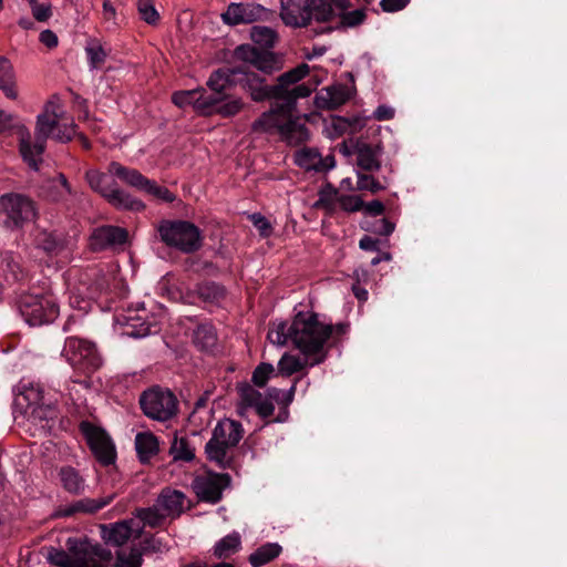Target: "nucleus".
I'll return each instance as SVG.
<instances>
[{
	"mask_svg": "<svg viewBox=\"0 0 567 567\" xmlns=\"http://www.w3.org/2000/svg\"><path fill=\"white\" fill-rule=\"evenodd\" d=\"M280 18L286 25L306 27L310 22L309 0H281Z\"/></svg>",
	"mask_w": 567,
	"mask_h": 567,
	"instance_id": "17",
	"label": "nucleus"
},
{
	"mask_svg": "<svg viewBox=\"0 0 567 567\" xmlns=\"http://www.w3.org/2000/svg\"><path fill=\"white\" fill-rule=\"evenodd\" d=\"M347 8V0H309L310 20L315 18L319 22L332 21Z\"/></svg>",
	"mask_w": 567,
	"mask_h": 567,
	"instance_id": "18",
	"label": "nucleus"
},
{
	"mask_svg": "<svg viewBox=\"0 0 567 567\" xmlns=\"http://www.w3.org/2000/svg\"><path fill=\"white\" fill-rule=\"evenodd\" d=\"M136 516L150 527H158L168 518L156 502L152 507L137 509Z\"/></svg>",
	"mask_w": 567,
	"mask_h": 567,
	"instance_id": "43",
	"label": "nucleus"
},
{
	"mask_svg": "<svg viewBox=\"0 0 567 567\" xmlns=\"http://www.w3.org/2000/svg\"><path fill=\"white\" fill-rule=\"evenodd\" d=\"M339 206L346 212H358L363 208V202L355 195H340Z\"/></svg>",
	"mask_w": 567,
	"mask_h": 567,
	"instance_id": "56",
	"label": "nucleus"
},
{
	"mask_svg": "<svg viewBox=\"0 0 567 567\" xmlns=\"http://www.w3.org/2000/svg\"><path fill=\"white\" fill-rule=\"evenodd\" d=\"M194 343L204 351H209L217 343V334L215 328L209 323L199 324L193 333Z\"/></svg>",
	"mask_w": 567,
	"mask_h": 567,
	"instance_id": "35",
	"label": "nucleus"
},
{
	"mask_svg": "<svg viewBox=\"0 0 567 567\" xmlns=\"http://www.w3.org/2000/svg\"><path fill=\"white\" fill-rule=\"evenodd\" d=\"M309 65L302 63L297 68L281 74L278 78V83L274 85L275 99L288 92V90L291 89V85L298 83L300 80L306 78L309 74Z\"/></svg>",
	"mask_w": 567,
	"mask_h": 567,
	"instance_id": "29",
	"label": "nucleus"
},
{
	"mask_svg": "<svg viewBox=\"0 0 567 567\" xmlns=\"http://www.w3.org/2000/svg\"><path fill=\"white\" fill-rule=\"evenodd\" d=\"M85 178L90 187L101 194L106 200L118 209H127L133 212H141L145 205L140 199L131 196L117 187L111 186L107 183V176L99 171H87Z\"/></svg>",
	"mask_w": 567,
	"mask_h": 567,
	"instance_id": "9",
	"label": "nucleus"
},
{
	"mask_svg": "<svg viewBox=\"0 0 567 567\" xmlns=\"http://www.w3.org/2000/svg\"><path fill=\"white\" fill-rule=\"evenodd\" d=\"M143 563L142 554L137 549L128 553L121 551L117 554L116 567H141Z\"/></svg>",
	"mask_w": 567,
	"mask_h": 567,
	"instance_id": "51",
	"label": "nucleus"
},
{
	"mask_svg": "<svg viewBox=\"0 0 567 567\" xmlns=\"http://www.w3.org/2000/svg\"><path fill=\"white\" fill-rule=\"evenodd\" d=\"M85 53L87 56L91 70L100 69L107 58V51L99 39H89L85 45Z\"/></svg>",
	"mask_w": 567,
	"mask_h": 567,
	"instance_id": "36",
	"label": "nucleus"
},
{
	"mask_svg": "<svg viewBox=\"0 0 567 567\" xmlns=\"http://www.w3.org/2000/svg\"><path fill=\"white\" fill-rule=\"evenodd\" d=\"M312 87L306 83L298 84L296 86H292L288 92L281 94L280 96L276 97V100H281L284 103L282 105L288 109V111L292 114V110L295 106V103L298 99L307 97L311 94Z\"/></svg>",
	"mask_w": 567,
	"mask_h": 567,
	"instance_id": "41",
	"label": "nucleus"
},
{
	"mask_svg": "<svg viewBox=\"0 0 567 567\" xmlns=\"http://www.w3.org/2000/svg\"><path fill=\"white\" fill-rule=\"evenodd\" d=\"M169 455L174 461L190 462L195 457V450L186 437L175 436L169 447Z\"/></svg>",
	"mask_w": 567,
	"mask_h": 567,
	"instance_id": "40",
	"label": "nucleus"
},
{
	"mask_svg": "<svg viewBox=\"0 0 567 567\" xmlns=\"http://www.w3.org/2000/svg\"><path fill=\"white\" fill-rule=\"evenodd\" d=\"M357 187L360 190H370L372 193H377L379 190L384 189V186L380 184L373 176L359 174Z\"/></svg>",
	"mask_w": 567,
	"mask_h": 567,
	"instance_id": "54",
	"label": "nucleus"
},
{
	"mask_svg": "<svg viewBox=\"0 0 567 567\" xmlns=\"http://www.w3.org/2000/svg\"><path fill=\"white\" fill-rule=\"evenodd\" d=\"M34 216V203L29 197L13 193L0 197V220L8 229L21 228Z\"/></svg>",
	"mask_w": 567,
	"mask_h": 567,
	"instance_id": "7",
	"label": "nucleus"
},
{
	"mask_svg": "<svg viewBox=\"0 0 567 567\" xmlns=\"http://www.w3.org/2000/svg\"><path fill=\"white\" fill-rule=\"evenodd\" d=\"M80 429L96 460L103 465L112 464L115 461L116 452L107 433L89 422H82Z\"/></svg>",
	"mask_w": 567,
	"mask_h": 567,
	"instance_id": "10",
	"label": "nucleus"
},
{
	"mask_svg": "<svg viewBox=\"0 0 567 567\" xmlns=\"http://www.w3.org/2000/svg\"><path fill=\"white\" fill-rule=\"evenodd\" d=\"M238 392H239L241 402L246 406H251V408H254L257 404V402L260 400V398L262 396V394L259 391H257L256 389H254L250 384L239 385Z\"/></svg>",
	"mask_w": 567,
	"mask_h": 567,
	"instance_id": "53",
	"label": "nucleus"
},
{
	"mask_svg": "<svg viewBox=\"0 0 567 567\" xmlns=\"http://www.w3.org/2000/svg\"><path fill=\"white\" fill-rule=\"evenodd\" d=\"M351 97V91L347 85L336 84L321 89L317 95L319 107L334 110L344 104Z\"/></svg>",
	"mask_w": 567,
	"mask_h": 567,
	"instance_id": "21",
	"label": "nucleus"
},
{
	"mask_svg": "<svg viewBox=\"0 0 567 567\" xmlns=\"http://www.w3.org/2000/svg\"><path fill=\"white\" fill-rule=\"evenodd\" d=\"M0 89L6 96L16 100L18 92L14 87V73L11 63L4 56H0Z\"/></svg>",
	"mask_w": 567,
	"mask_h": 567,
	"instance_id": "34",
	"label": "nucleus"
},
{
	"mask_svg": "<svg viewBox=\"0 0 567 567\" xmlns=\"http://www.w3.org/2000/svg\"><path fill=\"white\" fill-rule=\"evenodd\" d=\"M116 18V9L109 0H105L102 6V19L107 29H115L117 27Z\"/></svg>",
	"mask_w": 567,
	"mask_h": 567,
	"instance_id": "57",
	"label": "nucleus"
},
{
	"mask_svg": "<svg viewBox=\"0 0 567 567\" xmlns=\"http://www.w3.org/2000/svg\"><path fill=\"white\" fill-rule=\"evenodd\" d=\"M157 506L162 508L167 517L181 516L186 506V496L183 492L172 488H164L156 499Z\"/></svg>",
	"mask_w": 567,
	"mask_h": 567,
	"instance_id": "20",
	"label": "nucleus"
},
{
	"mask_svg": "<svg viewBox=\"0 0 567 567\" xmlns=\"http://www.w3.org/2000/svg\"><path fill=\"white\" fill-rule=\"evenodd\" d=\"M172 101L181 109L192 105L198 114L205 116L207 113V92L204 89L175 92Z\"/></svg>",
	"mask_w": 567,
	"mask_h": 567,
	"instance_id": "22",
	"label": "nucleus"
},
{
	"mask_svg": "<svg viewBox=\"0 0 567 567\" xmlns=\"http://www.w3.org/2000/svg\"><path fill=\"white\" fill-rule=\"evenodd\" d=\"M282 551V548L277 543H267L258 547L249 555V563L252 567H262L264 565L276 559Z\"/></svg>",
	"mask_w": 567,
	"mask_h": 567,
	"instance_id": "32",
	"label": "nucleus"
},
{
	"mask_svg": "<svg viewBox=\"0 0 567 567\" xmlns=\"http://www.w3.org/2000/svg\"><path fill=\"white\" fill-rule=\"evenodd\" d=\"M259 134H279L289 144H299L308 138V131L282 104L262 113L251 125Z\"/></svg>",
	"mask_w": 567,
	"mask_h": 567,
	"instance_id": "3",
	"label": "nucleus"
},
{
	"mask_svg": "<svg viewBox=\"0 0 567 567\" xmlns=\"http://www.w3.org/2000/svg\"><path fill=\"white\" fill-rule=\"evenodd\" d=\"M267 339L276 346H285L291 340L290 324L285 321H274L269 326Z\"/></svg>",
	"mask_w": 567,
	"mask_h": 567,
	"instance_id": "42",
	"label": "nucleus"
},
{
	"mask_svg": "<svg viewBox=\"0 0 567 567\" xmlns=\"http://www.w3.org/2000/svg\"><path fill=\"white\" fill-rule=\"evenodd\" d=\"M31 11L34 19L39 22H45L52 16L51 6L49 3H38L35 1L34 4L31 6Z\"/></svg>",
	"mask_w": 567,
	"mask_h": 567,
	"instance_id": "58",
	"label": "nucleus"
},
{
	"mask_svg": "<svg viewBox=\"0 0 567 567\" xmlns=\"http://www.w3.org/2000/svg\"><path fill=\"white\" fill-rule=\"evenodd\" d=\"M128 239L125 228L117 226H102L93 230L90 237V245L94 250H104L124 245Z\"/></svg>",
	"mask_w": 567,
	"mask_h": 567,
	"instance_id": "15",
	"label": "nucleus"
},
{
	"mask_svg": "<svg viewBox=\"0 0 567 567\" xmlns=\"http://www.w3.org/2000/svg\"><path fill=\"white\" fill-rule=\"evenodd\" d=\"M257 413L262 417L272 415L275 406L271 401L267 398L261 396L257 404L254 406Z\"/></svg>",
	"mask_w": 567,
	"mask_h": 567,
	"instance_id": "61",
	"label": "nucleus"
},
{
	"mask_svg": "<svg viewBox=\"0 0 567 567\" xmlns=\"http://www.w3.org/2000/svg\"><path fill=\"white\" fill-rule=\"evenodd\" d=\"M250 220L262 237H268L271 235L272 227L261 214H252L250 216Z\"/></svg>",
	"mask_w": 567,
	"mask_h": 567,
	"instance_id": "59",
	"label": "nucleus"
},
{
	"mask_svg": "<svg viewBox=\"0 0 567 567\" xmlns=\"http://www.w3.org/2000/svg\"><path fill=\"white\" fill-rule=\"evenodd\" d=\"M137 10L141 18L148 24H155L159 20V14L155 9L153 0H138Z\"/></svg>",
	"mask_w": 567,
	"mask_h": 567,
	"instance_id": "50",
	"label": "nucleus"
},
{
	"mask_svg": "<svg viewBox=\"0 0 567 567\" xmlns=\"http://www.w3.org/2000/svg\"><path fill=\"white\" fill-rule=\"evenodd\" d=\"M241 547L240 535L236 532L225 536L214 547V555L217 558H228L236 554Z\"/></svg>",
	"mask_w": 567,
	"mask_h": 567,
	"instance_id": "38",
	"label": "nucleus"
},
{
	"mask_svg": "<svg viewBox=\"0 0 567 567\" xmlns=\"http://www.w3.org/2000/svg\"><path fill=\"white\" fill-rule=\"evenodd\" d=\"M410 0H382L381 7L386 12H395L406 7Z\"/></svg>",
	"mask_w": 567,
	"mask_h": 567,
	"instance_id": "62",
	"label": "nucleus"
},
{
	"mask_svg": "<svg viewBox=\"0 0 567 567\" xmlns=\"http://www.w3.org/2000/svg\"><path fill=\"white\" fill-rule=\"evenodd\" d=\"M207 113L205 116L220 115L223 117L235 116L245 107L241 97L228 94H207Z\"/></svg>",
	"mask_w": 567,
	"mask_h": 567,
	"instance_id": "16",
	"label": "nucleus"
},
{
	"mask_svg": "<svg viewBox=\"0 0 567 567\" xmlns=\"http://www.w3.org/2000/svg\"><path fill=\"white\" fill-rule=\"evenodd\" d=\"M72 194V188L63 174L47 182L42 187V196L53 203H61Z\"/></svg>",
	"mask_w": 567,
	"mask_h": 567,
	"instance_id": "27",
	"label": "nucleus"
},
{
	"mask_svg": "<svg viewBox=\"0 0 567 567\" xmlns=\"http://www.w3.org/2000/svg\"><path fill=\"white\" fill-rule=\"evenodd\" d=\"M113 499V496H106V497H101V498H96V499H90V498H86V499H82V501H79L73 509L74 511H81V512H86V513H95L97 511H100L101 508H103L104 506L109 505ZM72 511L68 512L66 514H71Z\"/></svg>",
	"mask_w": 567,
	"mask_h": 567,
	"instance_id": "48",
	"label": "nucleus"
},
{
	"mask_svg": "<svg viewBox=\"0 0 567 567\" xmlns=\"http://www.w3.org/2000/svg\"><path fill=\"white\" fill-rule=\"evenodd\" d=\"M357 163L364 171H378L380 168L377 151L368 144L358 146Z\"/></svg>",
	"mask_w": 567,
	"mask_h": 567,
	"instance_id": "39",
	"label": "nucleus"
},
{
	"mask_svg": "<svg viewBox=\"0 0 567 567\" xmlns=\"http://www.w3.org/2000/svg\"><path fill=\"white\" fill-rule=\"evenodd\" d=\"M340 194L332 187H327L319 193V198L315 203L317 209H324L332 213L339 205Z\"/></svg>",
	"mask_w": 567,
	"mask_h": 567,
	"instance_id": "46",
	"label": "nucleus"
},
{
	"mask_svg": "<svg viewBox=\"0 0 567 567\" xmlns=\"http://www.w3.org/2000/svg\"><path fill=\"white\" fill-rule=\"evenodd\" d=\"M40 42L48 48H55L58 45V37L51 30H44L40 33Z\"/></svg>",
	"mask_w": 567,
	"mask_h": 567,
	"instance_id": "63",
	"label": "nucleus"
},
{
	"mask_svg": "<svg viewBox=\"0 0 567 567\" xmlns=\"http://www.w3.org/2000/svg\"><path fill=\"white\" fill-rule=\"evenodd\" d=\"M231 446L223 444L221 441L212 437L205 446V452L209 461L215 462L218 466L226 468L230 465L231 458L228 451Z\"/></svg>",
	"mask_w": 567,
	"mask_h": 567,
	"instance_id": "33",
	"label": "nucleus"
},
{
	"mask_svg": "<svg viewBox=\"0 0 567 567\" xmlns=\"http://www.w3.org/2000/svg\"><path fill=\"white\" fill-rule=\"evenodd\" d=\"M230 483L228 474L207 472L193 481V488L197 497L209 503H217L221 498L223 489Z\"/></svg>",
	"mask_w": 567,
	"mask_h": 567,
	"instance_id": "12",
	"label": "nucleus"
},
{
	"mask_svg": "<svg viewBox=\"0 0 567 567\" xmlns=\"http://www.w3.org/2000/svg\"><path fill=\"white\" fill-rule=\"evenodd\" d=\"M141 190L165 203H172L176 199V196L168 188L159 186L154 181L148 178L146 179V183L143 185Z\"/></svg>",
	"mask_w": 567,
	"mask_h": 567,
	"instance_id": "47",
	"label": "nucleus"
},
{
	"mask_svg": "<svg viewBox=\"0 0 567 567\" xmlns=\"http://www.w3.org/2000/svg\"><path fill=\"white\" fill-rule=\"evenodd\" d=\"M63 355L79 371L90 374L102 363L95 343L79 337H69L64 342Z\"/></svg>",
	"mask_w": 567,
	"mask_h": 567,
	"instance_id": "6",
	"label": "nucleus"
},
{
	"mask_svg": "<svg viewBox=\"0 0 567 567\" xmlns=\"http://www.w3.org/2000/svg\"><path fill=\"white\" fill-rule=\"evenodd\" d=\"M236 60L245 62L265 73H272L278 69L272 52L259 50L250 44H241L235 49Z\"/></svg>",
	"mask_w": 567,
	"mask_h": 567,
	"instance_id": "13",
	"label": "nucleus"
},
{
	"mask_svg": "<svg viewBox=\"0 0 567 567\" xmlns=\"http://www.w3.org/2000/svg\"><path fill=\"white\" fill-rule=\"evenodd\" d=\"M341 19V24L346 27H355L363 22L365 18V12L362 9H357L353 11H343L342 14L339 16Z\"/></svg>",
	"mask_w": 567,
	"mask_h": 567,
	"instance_id": "55",
	"label": "nucleus"
},
{
	"mask_svg": "<svg viewBox=\"0 0 567 567\" xmlns=\"http://www.w3.org/2000/svg\"><path fill=\"white\" fill-rule=\"evenodd\" d=\"M158 233L166 245L183 252H193L202 245L199 229L189 221L164 220L158 226Z\"/></svg>",
	"mask_w": 567,
	"mask_h": 567,
	"instance_id": "5",
	"label": "nucleus"
},
{
	"mask_svg": "<svg viewBox=\"0 0 567 567\" xmlns=\"http://www.w3.org/2000/svg\"><path fill=\"white\" fill-rule=\"evenodd\" d=\"M121 324L123 327L122 334L132 338H143L158 331L156 323L147 321L144 315H128L124 317Z\"/></svg>",
	"mask_w": 567,
	"mask_h": 567,
	"instance_id": "24",
	"label": "nucleus"
},
{
	"mask_svg": "<svg viewBox=\"0 0 567 567\" xmlns=\"http://www.w3.org/2000/svg\"><path fill=\"white\" fill-rule=\"evenodd\" d=\"M295 162L306 171H328L334 166V156L328 155L322 157L321 154L313 148H302L296 153Z\"/></svg>",
	"mask_w": 567,
	"mask_h": 567,
	"instance_id": "19",
	"label": "nucleus"
},
{
	"mask_svg": "<svg viewBox=\"0 0 567 567\" xmlns=\"http://www.w3.org/2000/svg\"><path fill=\"white\" fill-rule=\"evenodd\" d=\"M19 405H25V413L35 420H50L55 416V409L50 403H44L43 388L39 383L24 385L17 398Z\"/></svg>",
	"mask_w": 567,
	"mask_h": 567,
	"instance_id": "11",
	"label": "nucleus"
},
{
	"mask_svg": "<svg viewBox=\"0 0 567 567\" xmlns=\"http://www.w3.org/2000/svg\"><path fill=\"white\" fill-rule=\"evenodd\" d=\"M250 38L259 45L272 48L277 41V33L269 27L255 25L251 28Z\"/></svg>",
	"mask_w": 567,
	"mask_h": 567,
	"instance_id": "45",
	"label": "nucleus"
},
{
	"mask_svg": "<svg viewBox=\"0 0 567 567\" xmlns=\"http://www.w3.org/2000/svg\"><path fill=\"white\" fill-rule=\"evenodd\" d=\"M21 126L23 125L18 123L12 114L6 113L4 111L0 110V134L11 128H17L18 134L20 135Z\"/></svg>",
	"mask_w": 567,
	"mask_h": 567,
	"instance_id": "60",
	"label": "nucleus"
},
{
	"mask_svg": "<svg viewBox=\"0 0 567 567\" xmlns=\"http://www.w3.org/2000/svg\"><path fill=\"white\" fill-rule=\"evenodd\" d=\"M135 522L133 519L115 523L102 527V536L115 546L125 544L133 534Z\"/></svg>",
	"mask_w": 567,
	"mask_h": 567,
	"instance_id": "26",
	"label": "nucleus"
},
{
	"mask_svg": "<svg viewBox=\"0 0 567 567\" xmlns=\"http://www.w3.org/2000/svg\"><path fill=\"white\" fill-rule=\"evenodd\" d=\"M274 374H275V368L272 364L260 363L254 370L251 380L255 385L262 388L266 385L267 381Z\"/></svg>",
	"mask_w": 567,
	"mask_h": 567,
	"instance_id": "52",
	"label": "nucleus"
},
{
	"mask_svg": "<svg viewBox=\"0 0 567 567\" xmlns=\"http://www.w3.org/2000/svg\"><path fill=\"white\" fill-rule=\"evenodd\" d=\"M348 328L347 323H326L317 313L301 311L290 323L291 341L302 355L312 357V364H320L327 358L328 342L344 334Z\"/></svg>",
	"mask_w": 567,
	"mask_h": 567,
	"instance_id": "2",
	"label": "nucleus"
},
{
	"mask_svg": "<svg viewBox=\"0 0 567 567\" xmlns=\"http://www.w3.org/2000/svg\"><path fill=\"white\" fill-rule=\"evenodd\" d=\"M237 73L245 74L243 87L249 93L252 101L261 102L265 100L275 99L274 85H267L265 83V79L255 73H247L239 69Z\"/></svg>",
	"mask_w": 567,
	"mask_h": 567,
	"instance_id": "23",
	"label": "nucleus"
},
{
	"mask_svg": "<svg viewBox=\"0 0 567 567\" xmlns=\"http://www.w3.org/2000/svg\"><path fill=\"white\" fill-rule=\"evenodd\" d=\"M312 364V357H300L286 352L278 361L277 369L278 373L284 377H290L295 373L302 371L308 367H315Z\"/></svg>",
	"mask_w": 567,
	"mask_h": 567,
	"instance_id": "28",
	"label": "nucleus"
},
{
	"mask_svg": "<svg viewBox=\"0 0 567 567\" xmlns=\"http://www.w3.org/2000/svg\"><path fill=\"white\" fill-rule=\"evenodd\" d=\"M197 292L204 301H217L224 297L225 290L223 287L215 282H205L197 287Z\"/></svg>",
	"mask_w": 567,
	"mask_h": 567,
	"instance_id": "49",
	"label": "nucleus"
},
{
	"mask_svg": "<svg viewBox=\"0 0 567 567\" xmlns=\"http://www.w3.org/2000/svg\"><path fill=\"white\" fill-rule=\"evenodd\" d=\"M109 173L137 189H142L147 179L137 169L125 167L117 162H112L109 165Z\"/></svg>",
	"mask_w": 567,
	"mask_h": 567,
	"instance_id": "31",
	"label": "nucleus"
},
{
	"mask_svg": "<svg viewBox=\"0 0 567 567\" xmlns=\"http://www.w3.org/2000/svg\"><path fill=\"white\" fill-rule=\"evenodd\" d=\"M238 70H217L213 72L207 81V86L213 91L212 94H225V90L230 82V75L237 73Z\"/></svg>",
	"mask_w": 567,
	"mask_h": 567,
	"instance_id": "44",
	"label": "nucleus"
},
{
	"mask_svg": "<svg viewBox=\"0 0 567 567\" xmlns=\"http://www.w3.org/2000/svg\"><path fill=\"white\" fill-rule=\"evenodd\" d=\"M244 434L243 426L240 423L225 419L217 423L213 431L215 440L221 441L223 444H227L231 447L236 446L241 440Z\"/></svg>",
	"mask_w": 567,
	"mask_h": 567,
	"instance_id": "25",
	"label": "nucleus"
},
{
	"mask_svg": "<svg viewBox=\"0 0 567 567\" xmlns=\"http://www.w3.org/2000/svg\"><path fill=\"white\" fill-rule=\"evenodd\" d=\"M268 10L257 3H231L221 14L225 23L236 25L240 23H252L258 20H265Z\"/></svg>",
	"mask_w": 567,
	"mask_h": 567,
	"instance_id": "14",
	"label": "nucleus"
},
{
	"mask_svg": "<svg viewBox=\"0 0 567 567\" xmlns=\"http://www.w3.org/2000/svg\"><path fill=\"white\" fill-rule=\"evenodd\" d=\"M135 449L140 461L145 463L158 453V440L151 432L137 433L135 436Z\"/></svg>",
	"mask_w": 567,
	"mask_h": 567,
	"instance_id": "30",
	"label": "nucleus"
},
{
	"mask_svg": "<svg viewBox=\"0 0 567 567\" xmlns=\"http://www.w3.org/2000/svg\"><path fill=\"white\" fill-rule=\"evenodd\" d=\"M75 127L73 121L65 116L60 100L53 96L37 117L33 138L25 126L20 127V154L23 161L31 168L38 169L48 137L69 142L75 134Z\"/></svg>",
	"mask_w": 567,
	"mask_h": 567,
	"instance_id": "1",
	"label": "nucleus"
},
{
	"mask_svg": "<svg viewBox=\"0 0 567 567\" xmlns=\"http://www.w3.org/2000/svg\"><path fill=\"white\" fill-rule=\"evenodd\" d=\"M393 116H394V110L392 107H389L385 105H380L374 111V117L379 121H388V120L393 118Z\"/></svg>",
	"mask_w": 567,
	"mask_h": 567,
	"instance_id": "64",
	"label": "nucleus"
},
{
	"mask_svg": "<svg viewBox=\"0 0 567 567\" xmlns=\"http://www.w3.org/2000/svg\"><path fill=\"white\" fill-rule=\"evenodd\" d=\"M140 404L147 417L161 422L175 416L178 410V401L173 392L158 386L144 391Z\"/></svg>",
	"mask_w": 567,
	"mask_h": 567,
	"instance_id": "8",
	"label": "nucleus"
},
{
	"mask_svg": "<svg viewBox=\"0 0 567 567\" xmlns=\"http://www.w3.org/2000/svg\"><path fill=\"white\" fill-rule=\"evenodd\" d=\"M59 476L62 486L69 493L79 494L84 491V480L75 468L71 466L62 467Z\"/></svg>",
	"mask_w": 567,
	"mask_h": 567,
	"instance_id": "37",
	"label": "nucleus"
},
{
	"mask_svg": "<svg viewBox=\"0 0 567 567\" xmlns=\"http://www.w3.org/2000/svg\"><path fill=\"white\" fill-rule=\"evenodd\" d=\"M20 312L30 326H42L58 318L60 307L51 291L31 292L21 297Z\"/></svg>",
	"mask_w": 567,
	"mask_h": 567,
	"instance_id": "4",
	"label": "nucleus"
}]
</instances>
